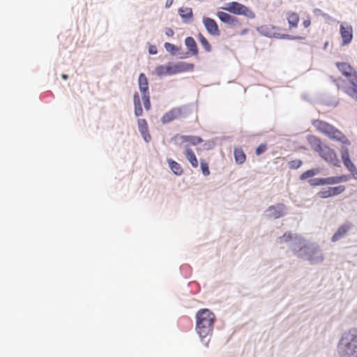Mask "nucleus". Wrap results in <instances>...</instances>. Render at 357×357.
<instances>
[{
	"label": "nucleus",
	"mask_w": 357,
	"mask_h": 357,
	"mask_svg": "<svg viewBox=\"0 0 357 357\" xmlns=\"http://www.w3.org/2000/svg\"><path fill=\"white\" fill-rule=\"evenodd\" d=\"M351 174H352V176L355 178V179H357V170H356V167L354 166V169L353 170H349Z\"/></svg>",
	"instance_id": "nucleus-41"
},
{
	"label": "nucleus",
	"mask_w": 357,
	"mask_h": 357,
	"mask_svg": "<svg viewBox=\"0 0 357 357\" xmlns=\"http://www.w3.org/2000/svg\"><path fill=\"white\" fill-rule=\"evenodd\" d=\"M341 157L342 162L344 163V165L347 167L348 170H354V165L351 161L349 158V152L348 149H342L341 151Z\"/></svg>",
	"instance_id": "nucleus-20"
},
{
	"label": "nucleus",
	"mask_w": 357,
	"mask_h": 357,
	"mask_svg": "<svg viewBox=\"0 0 357 357\" xmlns=\"http://www.w3.org/2000/svg\"><path fill=\"white\" fill-rule=\"evenodd\" d=\"M167 163L169 165V168L173 172V173L177 176H181L183 172V168L179 163L174 161V160L169 158L167 159Z\"/></svg>",
	"instance_id": "nucleus-24"
},
{
	"label": "nucleus",
	"mask_w": 357,
	"mask_h": 357,
	"mask_svg": "<svg viewBox=\"0 0 357 357\" xmlns=\"http://www.w3.org/2000/svg\"><path fill=\"white\" fill-rule=\"evenodd\" d=\"M309 183L312 186L324 185H325V178H313V179H311L309 181Z\"/></svg>",
	"instance_id": "nucleus-31"
},
{
	"label": "nucleus",
	"mask_w": 357,
	"mask_h": 357,
	"mask_svg": "<svg viewBox=\"0 0 357 357\" xmlns=\"http://www.w3.org/2000/svg\"><path fill=\"white\" fill-rule=\"evenodd\" d=\"M267 149V146L266 144H260L257 149H256V154L257 155H261V153H264Z\"/></svg>",
	"instance_id": "nucleus-35"
},
{
	"label": "nucleus",
	"mask_w": 357,
	"mask_h": 357,
	"mask_svg": "<svg viewBox=\"0 0 357 357\" xmlns=\"http://www.w3.org/2000/svg\"><path fill=\"white\" fill-rule=\"evenodd\" d=\"M215 321L214 313L208 309H201L197 312L195 329L201 339L211 335Z\"/></svg>",
	"instance_id": "nucleus-1"
},
{
	"label": "nucleus",
	"mask_w": 357,
	"mask_h": 357,
	"mask_svg": "<svg viewBox=\"0 0 357 357\" xmlns=\"http://www.w3.org/2000/svg\"><path fill=\"white\" fill-rule=\"evenodd\" d=\"M62 78L63 79H66L68 78V75H62Z\"/></svg>",
	"instance_id": "nucleus-43"
},
{
	"label": "nucleus",
	"mask_w": 357,
	"mask_h": 357,
	"mask_svg": "<svg viewBox=\"0 0 357 357\" xmlns=\"http://www.w3.org/2000/svg\"><path fill=\"white\" fill-rule=\"evenodd\" d=\"M234 157L236 162L238 164H243L246 159L245 154L241 148H236L234 149Z\"/></svg>",
	"instance_id": "nucleus-27"
},
{
	"label": "nucleus",
	"mask_w": 357,
	"mask_h": 357,
	"mask_svg": "<svg viewBox=\"0 0 357 357\" xmlns=\"http://www.w3.org/2000/svg\"><path fill=\"white\" fill-rule=\"evenodd\" d=\"M193 67V64L185 62H178L176 63L170 62L165 66L161 65L157 66L155 68V73L158 76L172 75L192 70Z\"/></svg>",
	"instance_id": "nucleus-4"
},
{
	"label": "nucleus",
	"mask_w": 357,
	"mask_h": 357,
	"mask_svg": "<svg viewBox=\"0 0 357 357\" xmlns=\"http://www.w3.org/2000/svg\"><path fill=\"white\" fill-rule=\"evenodd\" d=\"M340 33L342 40V45H347L353 39V28L348 24H341L340 26Z\"/></svg>",
	"instance_id": "nucleus-11"
},
{
	"label": "nucleus",
	"mask_w": 357,
	"mask_h": 357,
	"mask_svg": "<svg viewBox=\"0 0 357 357\" xmlns=\"http://www.w3.org/2000/svg\"><path fill=\"white\" fill-rule=\"evenodd\" d=\"M165 33H166V35L167 36L171 37V36H172L174 35V31L172 29L168 28V29H166Z\"/></svg>",
	"instance_id": "nucleus-40"
},
{
	"label": "nucleus",
	"mask_w": 357,
	"mask_h": 357,
	"mask_svg": "<svg viewBox=\"0 0 357 357\" xmlns=\"http://www.w3.org/2000/svg\"><path fill=\"white\" fill-rule=\"evenodd\" d=\"M185 44L190 52H192L194 54H197V46L193 38L187 37L185 40Z\"/></svg>",
	"instance_id": "nucleus-26"
},
{
	"label": "nucleus",
	"mask_w": 357,
	"mask_h": 357,
	"mask_svg": "<svg viewBox=\"0 0 357 357\" xmlns=\"http://www.w3.org/2000/svg\"><path fill=\"white\" fill-rule=\"evenodd\" d=\"M351 227L352 225L349 222L340 226L335 233L333 234L331 238L332 241L336 242L340 238H343Z\"/></svg>",
	"instance_id": "nucleus-13"
},
{
	"label": "nucleus",
	"mask_w": 357,
	"mask_h": 357,
	"mask_svg": "<svg viewBox=\"0 0 357 357\" xmlns=\"http://www.w3.org/2000/svg\"><path fill=\"white\" fill-rule=\"evenodd\" d=\"M187 114V109L185 107H174L166 112L162 116L161 121L164 124L168 123L175 119L185 116Z\"/></svg>",
	"instance_id": "nucleus-9"
},
{
	"label": "nucleus",
	"mask_w": 357,
	"mask_h": 357,
	"mask_svg": "<svg viewBox=\"0 0 357 357\" xmlns=\"http://www.w3.org/2000/svg\"><path fill=\"white\" fill-rule=\"evenodd\" d=\"M260 31L264 35L268 37H276L280 38H288V39H294V40H303L305 38V36H289L287 34H282L280 31V29L271 25H264L260 27Z\"/></svg>",
	"instance_id": "nucleus-8"
},
{
	"label": "nucleus",
	"mask_w": 357,
	"mask_h": 357,
	"mask_svg": "<svg viewBox=\"0 0 357 357\" xmlns=\"http://www.w3.org/2000/svg\"><path fill=\"white\" fill-rule=\"evenodd\" d=\"M178 13L185 23H188L192 19L193 13L190 8H181Z\"/></svg>",
	"instance_id": "nucleus-21"
},
{
	"label": "nucleus",
	"mask_w": 357,
	"mask_h": 357,
	"mask_svg": "<svg viewBox=\"0 0 357 357\" xmlns=\"http://www.w3.org/2000/svg\"><path fill=\"white\" fill-rule=\"evenodd\" d=\"M285 206L282 204L270 206L268 208V215L274 218H279L284 215Z\"/></svg>",
	"instance_id": "nucleus-17"
},
{
	"label": "nucleus",
	"mask_w": 357,
	"mask_h": 357,
	"mask_svg": "<svg viewBox=\"0 0 357 357\" xmlns=\"http://www.w3.org/2000/svg\"><path fill=\"white\" fill-rule=\"evenodd\" d=\"M138 129L145 142H149L151 139V136L149 132L148 124L145 119H141L137 121Z\"/></svg>",
	"instance_id": "nucleus-15"
},
{
	"label": "nucleus",
	"mask_w": 357,
	"mask_h": 357,
	"mask_svg": "<svg viewBox=\"0 0 357 357\" xmlns=\"http://www.w3.org/2000/svg\"><path fill=\"white\" fill-rule=\"evenodd\" d=\"M312 125L317 130L326 135L331 139L340 142L345 144H350L349 139L341 131L328 123L321 120H314L312 122Z\"/></svg>",
	"instance_id": "nucleus-3"
},
{
	"label": "nucleus",
	"mask_w": 357,
	"mask_h": 357,
	"mask_svg": "<svg viewBox=\"0 0 357 357\" xmlns=\"http://www.w3.org/2000/svg\"><path fill=\"white\" fill-rule=\"evenodd\" d=\"M312 149L319 153L326 162L335 167H340V160L336 153L326 145L322 144L319 138L312 136L309 139Z\"/></svg>",
	"instance_id": "nucleus-2"
},
{
	"label": "nucleus",
	"mask_w": 357,
	"mask_h": 357,
	"mask_svg": "<svg viewBox=\"0 0 357 357\" xmlns=\"http://www.w3.org/2000/svg\"><path fill=\"white\" fill-rule=\"evenodd\" d=\"M303 26L305 28V29H308L310 26H311V19L310 17H307L306 19H305L303 21Z\"/></svg>",
	"instance_id": "nucleus-37"
},
{
	"label": "nucleus",
	"mask_w": 357,
	"mask_h": 357,
	"mask_svg": "<svg viewBox=\"0 0 357 357\" xmlns=\"http://www.w3.org/2000/svg\"><path fill=\"white\" fill-rule=\"evenodd\" d=\"M181 143H189L191 145H197L203 142V139L198 136L183 135L180 137Z\"/></svg>",
	"instance_id": "nucleus-22"
},
{
	"label": "nucleus",
	"mask_w": 357,
	"mask_h": 357,
	"mask_svg": "<svg viewBox=\"0 0 357 357\" xmlns=\"http://www.w3.org/2000/svg\"><path fill=\"white\" fill-rule=\"evenodd\" d=\"M217 16L222 22L231 24V25H238L240 24L238 18L234 17L233 15L222 11H219L217 13Z\"/></svg>",
	"instance_id": "nucleus-16"
},
{
	"label": "nucleus",
	"mask_w": 357,
	"mask_h": 357,
	"mask_svg": "<svg viewBox=\"0 0 357 357\" xmlns=\"http://www.w3.org/2000/svg\"><path fill=\"white\" fill-rule=\"evenodd\" d=\"M198 40L206 52H209L211 51V46L210 43L202 33L198 35Z\"/></svg>",
	"instance_id": "nucleus-28"
},
{
	"label": "nucleus",
	"mask_w": 357,
	"mask_h": 357,
	"mask_svg": "<svg viewBox=\"0 0 357 357\" xmlns=\"http://www.w3.org/2000/svg\"><path fill=\"white\" fill-rule=\"evenodd\" d=\"M351 86L346 90L347 94L357 100V75L350 79Z\"/></svg>",
	"instance_id": "nucleus-23"
},
{
	"label": "nucleus",
	"mask_w": 357,
	"mask_h": 357,
	"mask_svg": "<svg viewBox=\"0 0 357 357\" xmlns=\"http://www.w3.org/2000/svg\"><path fill=\"white\" fill-rule=\"evenodd\" d=\"M286 20L289 24V29H293L298 27L300 22V17L299 15L294 11H288L286 13Z\"/></svg>",
	"instance_id": "nucleus-14"
},
{
	"label": "nucleus",
	"mask_w": 357,
	"mask_h": 357,
	"mask_svg": "<svg viewBox=\"0 0 357 357\" xmlns=\"http://www.w3.org/2000/svg\"><path fill=\"white\" fill-rule=\"evenodd\" d=\"M200 167L204 176H207L210 174L208 165L206 161L201 160Z\"/></svg>",
	"instance_id": "nucleus-30"
},
{
	"label": "nucleus",
	"mask_w": 357,
	"mask_h": 357,
	"mask_svg": "<svg viewBox=\"0 0 357 357\" xmlns=\"http://www.w3.org/2000/svg\"><path fill=\"white\" fill-rule=\"evenodd\" d=\"M139 89L142 93V101L146 110L151 109L150 93L149 91V82L146 76L141 73L138 79Z\"/></svg>",
	"instance_id": "nucleus-7"
},
{
	"label": "nucleus",
	"mask_w": 357,
	"mask_h": 357,
	"mask_svg": "<svg viewBox=\"0 0 357 357\" xmlns=\"http://www.w3.org/2000/svg\"><path fill=\"white\" fill-rule=\"evenodd\" d=\"M165 48L167 52H171L172 54H174L176 51H177L178 50V48L174 45L169 43H165Z\"/></svg>",
	"instance_id": "nucleus-33"
},
{
	"label": "nucleus",
	"mask_w": 357,
	"mask_h": 357,
	"mask_svg": "<svg viewBox=\"0 0 357 357\" xmlns=\"http://www.w3.org/2000/svg\"><path fill=\"white\" fill-rule=\"evenodd\" d=\"M337 67L339 70L346 77L353 78L357 75L356 71L351 68L350 65L346 63H337Z\"/></svg>",
	"instance_id": "nucleus-18"
},
{
	"label": "nucleus",
	"mask_w": 357,
	"mask_h": 357,
	"mask_svg": "<svg viewBox=\"0 0 357 357\" xmlns=\"http://www.w3.org/2000/svg\"><path fill=\"white\" fill-rule=\"evenodd\" d=\"M298 257L308 260L311 264H319L324 261L323 254L317 245H304L300 249Z\"/></svg>",
	"instance_id": "nucleus-5"
},
{
	"label": "nucleus",
	"mask_w": 357,
	"mask_h": 357,
	"mask_svg": "<svg viewBox=\"0 0 357 357\" xmlns=\"http://www.w3.org/2000/svg\"><path fill=\"white\" fill-rule=\"evenodd\" d=\"M184 154L190 165L194 168H197L198 167V160L194 151L188 145L185 146Z\"/></svg>",
	"instance_id": "nucleus-19"
},
{
	"label": "nucleus",
	"mask_w": 357,
	"mask_h": 357,
	"mask_svg": "<svg viewBox=\"0 0 357 357\" xmlns=\"http://www.w3.org/2000/svg\"><path fill=\"white\" fill-rule=\"evenodd\" d=\"M222 9L234 15L245 16L248 19H254L255 17V13L251 8L237 1H231L225 3Z\"/></svg>",
	"instance_id": "nucleus-6"
},
{
	"label": "nucleus",
	"mask_w": 357,
	"mask_h": 357,
	"mask_svg": "<svg viewBox=\"0 0 357 357\" xmlns=\"http://www.w3.org/2000/svg\"><path fill=\"white\" fill-rule=\"evenodd\" d=\"M345 190V187L344 185H338L335 187H328L326 188H323L321 190L317 195L321 199H326L331 197L337 196Z\"/></svg>",
	"instance_id": "nucleus-10"
},
{
	"label": "nucleus",
	"mask_w": 357,
	"mask_h": 357,
	"mask_svg": "<svg viewBox=\"0 0 357 357\" xmlns=\"http://www.w3.org/2000/svg\"><path fill=\"white\" fill-rule=\"evenodd\" d=\"M350 178L349 175H341L338 176L339 183L342 182L347 181Z\"/></svg>",
	"instance_id": "nucleus-38"
},
{
	"label": "nucleus",
	"mask_w": 357,
	"mask_h": 357,
	"mask_svg": "<svg viewBox=\"0 0 357 357\" xmlns=\"http://www.w3.org/2000/svg\"><path fill=\"white\" fill-rule=\"evenodd\" d=\"M149 52L151 54H155L158 52L157 47L154 45H151L149 48Z\"/></svg>",
	"instance_id": "nucleus-39"
},
{
	"label": "nucleus",
	"mask_w": 357,
	"mask_h": 357,
	"mask_svg": "<svg viewBox=\"0 0 357 357\" xmlns=\"http://www.w3.org/2000/svg\"><path fill=\"white\" fill-rule=\"evenodd\" d=\"M173 1H174V0H167L166 3H165V7L169 8L172 5Z\"/></svg>",
	"instance_id": "nucleus-42"
},
{
	"label": "nucleus",
	"mask_w": 357,
	"mask_h": 357,
	"mask_svg": "<svg viewBox=\"0 0 357 357\" xmlns=\"http://www.w3.org/2000/svg\"><path fill=\"white\" fill-rule=\"evenodd\" d=\"M203 24L208 33L211 35L218 36L220 34L218 26L214 20L204 17L203 18Z\"/></svg>",
	"instance_id": "nucleus-12"
},
{
	"label": "nucleus",
	"mask_w": 357,
	"mask_h": 357,
	"mask_svg": "<svg viewBox=\"0 0 357 357\" xmlns=\"http://www.w3.org/2000/svg\"><path fill=\"white\" fill-rule=\"evenodd\" d=\"M291 238V236L290 234H284L282 237H280V243L282 242H287Z\"/></svg>",
	"instance_id": "nucleus-36"
},
{
	"label": "nucleus",
	"mask_w": 357,
	"mask_h": 357,
	"mask_svg": "<svg viewBox=\"0 0 357 357\" xmlns=\"http://www.w3.org/2000/svg\"><path fill=\"white\" fill-rule=\"evenodd\" d=\"M302 163V161L300 160H294L290 162L289 167L291 169H298L301 166Z\"/></svg>",
	"instance_id": "nucleus-34"
},
{
	"label": "nucleus",
	"mask_w": 357,
	"mask_h": 357,
	"mask_svg": "<svg viewBox=\"0 0 357 357\" xmlns=\"http://www.w3.org/2000/svg\"><path fill=\"white\" fill-rule=\"evenodd\" d=\"M319 172L318 169H312L303 172L301 176V179L304 180L310 177L314 176Z\"/></svg>",
	"instance_id": "nucleus-29"
},
{
	"label": "nucleus",
	"mask_w": 357,
	"mask_h": 357,
	"mask_svg": "<svg viewBox=\"0 0 357 357\" xmlns=\"http://www.w3.org/2000/svg\"><path fill=\"white\" fill-rule=\"evenodd\" d=\"M134 105H135V114L136 116H141L143 114V109L141 105V100L137 92L134 94Z\"/></svg>",
	"instance_id": "nucleus-25"
},
{
	"label": "nucleus",
	"mask_w": 357,
	"mask_h": 357,
	"mask_svg": "<svg viewBox=\"0 0 357 357\" xmlns=\"http://www.w3.org/2000/svg\"><path fill=\"white\" fill-rule=\"evenodd\" d=\"M339 183L338 176L325 178V185H334Z\"/></svg>",
	"instance_id": "nucleus-32"
}]
</instances>
